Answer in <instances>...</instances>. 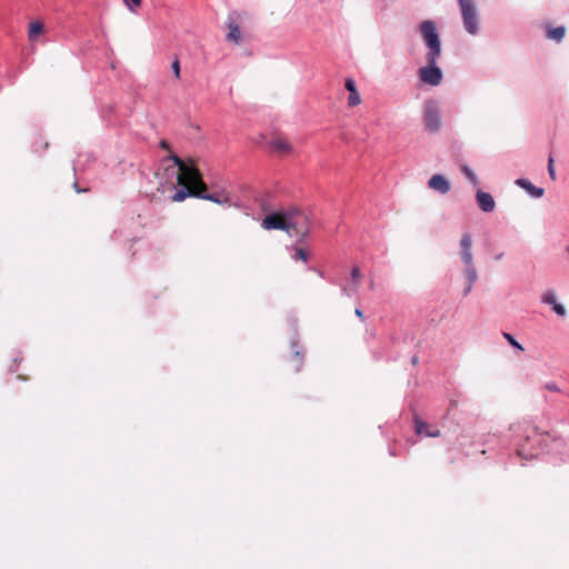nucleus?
<instances>
[{
  "instance_id": "obj_16",
  "label": "nucleus",
  "mask_w": 569,
  "mask_h": 569,
  "mask_svg": "<svg viewBox=\"0 0 569 569\" xmlns=\"http://www.w3.org/2000/svg\"><path fill=\"white\" fill-rule=\"evenodd\" d=\"M271 148L272 150L281 153H289L291 151L290 143L282 138H277L271 141Z\"/></svg>"
},
{
  "instance_id": "obj_30",
  "label": "nucleus",
  "mask_w": 569,
  "mask_h": 569,
  "mask_svg": "<svg viewBox=\"0 0 569 569\" xmlns=\"http://www.w3.org/2000/svg\"><path fill=\"white\" fill-rule=\"evenodd\" d=\"M350 273H351V277L355 278L356 277V268H352Z\"/></svg>"
},
{
  "instance_id": "obj_11",
  "label": "nucleus",
  "mask_w": 569,
  "mask_h": 569,
  "mask_svg": "<svg viewBox=\"0 0 569 569\" xmlns=\"http://www.w3.org/2000/svg\"><path fill=\"white\" fill-rule=\"evenodd\" d=\"M428 187L430 189L439 192L440 194H446L451 189L450 181L445 176H442L440 173L433 174L428 180Z\"/></svg>"
},
{
  "instance_id": "obj_26",
  "label": "nucleus",
  "mask_w": 569,
  "mask_h": 569,
  "mask_svg": "<svg viewBox=\"0 0 569 569\" xmlns=\"http://www.w3.org/2000/svg\"><path fill=\"white\" fill-rule=\"evenodd\" d=\"M543 388L551 392H560V388L556 382H547Z\"/></svg>"
},
{
  "instance_id": "obj_29",
  "label": "nucleus",
  "mask_w": 569,
  "mask_h": 569,
  "mask_svg": "<svg viewBox=\"0 0 569 569\" xmlns=\"http://www.w3.org/2000/svg\"><path fill=\"white\" fill-rule=\"evenodd\" d=\"M295 357L297 358V362H300L301 359H300V355L298 351L295 353Z\"/></svg>"
},
{
  "instance_id": "obj_9",
  "label": "nucleus",
  "mask_w": 569,
  "mask_h": 569,
  "mask_svg": "<svg viewBox=\"0 0 569 569\" xmlns=\"http://www.w3.org/2000/svg\"><path fill=\"white\" fill-rule=\"evenodd\" d=\"M512 429L515 431L516 430H523L526 432V437L523 439V443H521V442L518 443V449H517L518 455L520 457L526 458V459L536 457L538 455V452H536V451H528L527 450V443L531 440L532 437L537 436L536 430L530 428V426H528V425L522 426L521 423L512 426Z\"/></svg>"
},
{
  "instance_id": "obj_19",
  "label": "nucleus",
  "mask_w": 569,
  "mask_h": 569,
  "mask_svg": "<svg viewBox=\"0 0 569 569\" xmlns=\"http://www.w3.org/2000/svg\"><path fill=\"white\" fill-rule=\"evenodd\" d=\"M541 302L551 306V308L555 307L558 303L556 292L553 290L546 291L541 297Z\"/></svg>"
},
{
  "instance_id": "obj_2",
  "label": "nucleus",
  "mask_w": 569,
  "mask_h": 569,
  "mask_svg": "<svg viewBox=\"0 0 569 569\" xmlns=\"http://www.w3.org/2000/svg\"><path fill=\"white\" fill-rule=\"evenodd\" d=\"M172 160L174 167H178V183L184 189L178 190L173 196L172 200L176 202L183 201L187 197H193L191 193L193 190H198V179H200V172L197 168L187 166L182 159L176 154H170L166 158Z\"/></svg>"
},
{
  "instance_id": "obj_1",
  "label": "nucleus",
  "mask_w": 569,
  "mask_h": 569,
  "mask_svg": "<svg viewBox=\"0 0 569 569\" xmlns=\"http://www.w3.org/2000/svg\"><path fill=\"white\" fill-rule=\"evenodd\" d=\"M261 227L266 230H281L290 237L305 239L311 229V220L307 212L292 208L267 214Z\"/></svg>"
},
{
  "instance_id": "obj_10",
  "label": "nucleus",
  "mask_w": 569,
  "mask_h": 569,
  "mask_svg": "<svg viewBox=\"0 0 569 569\" xmlns=\"http://www.w3.org/2000/svg\"><path fill=\"white\" fill-rule=\"evenodd\" d=\"M415 430L418 436L437 438L440 436V430L438 428L431 427L428 422L421 420L418 416L413 418Z\"/></svg>"
},
{
  "instance_id": "obj_4",
  "label": "nucleus",
  "mask_w": 569,
  "mask_h": 569,
  "mask_svg": "<svg viewBox=\"0 0 569 569\" xmlns=\"http://www.w3.org/2000/svg\"><path fill=\"white\" fill-rule=\"evenodd\" d=\"M471 247H472L471 234L468 232L463 233L460 239V248H461L460 253H461V260L466 267L465 271H463L465 277L467 279V286L463 290L465 297L471 292L473 284L476 283V281L478 279V272L473 264V256H472Z\"/></svg>"
},
{
  "instance_id": "obj_28",
  "label": "nucleus",
  "mask_w": 569,
  "mask_h": 569,
  "mask_svg": "<svg viewBox=\"0 0 569 569\" xmlns=\"http://www.w3.org/2000/svg\"><path fill=\"white\" fill-rule=\"evenodd\" d=\"M134 7H140L142 0H130Z\"/></svg>"
},
{
  "instance_id": "obj_20",
  "label": "nucleus",
  "mask_w": 569,
  "mask_h": 569,
  "mask_svg": "<svg viewBox=\"0 0 569 569\" xmlns=\"http://www.w3.org/2000/svg\"><path fill=\"white\" fill-rule=\"evenodd\" d=\"M42 32H43V26L41 22L36 21V22L30 23L29 32H28L29 39H34Z\"/></svg>"
},
{
  "instance_id": "obj_7",
  "label": "nucleus",
  "mask_w": 569,
  "mask_h": 569,
  "mask_svg": "<svg viewBox=\"0 0 569 569\" xmlns=\"http://www.w3.org/2000/svg\"><path fill=\"white\" fill-rule=\"evenodd\" d=\"M427 64L418 70L419 80L428 86L437 87L443 79L441 69L437 66L439 59L425 58Z\"/></svg>"
},
{
  "instance_id": "obj_15",
  "label": "nucleus",
  "mask_w": 569,
  "mask_h": 569,
  "mask_svg": "<svg viewBox=\"0 0 569 569\" xmlns=\"http://www.w3.org/2000/svg\"><path fill=\"white\" fill-rule=\"evenodd\" d=\"M566 33V28L562 26L552 28L549 27L547 30V38L556 42H561Z\"/></svg>"
},
{
  "instance_id": "obj_18",
  "label": "nucleus",
  "mask_w": 569,
  "mask_h": 569,
  "mask_svg": "<svg viewBox=\"0 0 569 569\" xmlns=\"http://www.w3.org/2000/svg\"><path fill=\"white\" fill-rule=\"evenodd\" d=\"M346 89L350 92L348 100L349 106H356V82L351 78L346 80Z\"/></svg>"
},
{
  "instance_id": "obj_8",
  "label": "nucleus",
  "mask_w": 569,
  "mask_h": 569,
  "mask_svg": "<svg viewBox=\"0 0 569 569\" xmlns=\"http://www.w3.org/2000/svg\"><path fill=\"white\" fill-rule=\"evenodd\" d=\"M423 121L430 132H437L441 126L440 111L436 102L428 101L425 106Z\"/></svg>"
},
{
  "instance_id": "obj_31",
  "label": "nucleus",
  "mask_w": 569,
  "mask_h": 569,
  "mask_svg": "<svg viewBox=\"0 0 569 569\" xmlns=\"http://www.w3.org/2000/svg\"><path fill=\"white\" fill-rule=\"evenodd\" d=\"M502 257H503V253H500V254H497V256L495 257V259H496V260H500Z\"/></svg>"
},
{
  "instance_id": "obj_27",
  "label": "nucleus",
  "mask_w": 569,
  "mask_h": 569,
  "mask_svg": "<svg viewBox=\"0 0 569 569\" xmlns=\"http://www.w3.org/2000/svg\"><path fill=\"white\" fill-rule=\"evenodd\" d=\"M160 148L163 149V150H170V144L167 140H161L160 141Z\"/></svg>"
},
{
  "instance_id": "obj_33",
  "label": "nucleus",
  "mask_w": 569,
  "mask_h": 569,
  "mask_svg": "<svg viewBox=\"0 0 569 569\" xmlns=\"http://www.w3.org/2000/svg\"><path fill=\"white\" fill-rule=\"evenodd\" d=\"M412 362L416 363L417 362V357H413L412 358Z\"/></svg>"
},
{
  "instance_id": "obj_23",
  "label": "nucleus",
  "mask_w": 569,
  "mask_h": 569,
  "mask_svg": "<svg viewBox=\"0 0 569 569\" xmlns=\"http://www.w3.org/2000/svg\"><path fill=\"white\" fill-rule=\"evenodd\" d=\"M293 258L306 262L308 260V252L303 248H297Z\"/></svg>"
},
{
  "instance_id": "obj_24",
  "label": "nucleus",
  "mask_w": 569,
  "mask_h": 569,
  "mask_svg": "<svg viewBox=\"0 0 569 569\" xmlns=\"http://www.w3.org/2000/svg\"><path fill=\"white\" fill-rule=\"evenodd\" d=\"M171 68H172V71H173V74H174V78L177 80L180 79V62L178 59H174L171 63Z\"/></svg>"
},
{
  "instance_id": "obj_3",
  "label": "nucleus",
  "mask_w": 569,
  "mask_h": 569,
  "mask_svg": "<svg viewBox=\"0 0 569 569\" xmlns=\"http://www.w3.org/2000/svg\"><path fill=\"white\" fill-rule=\"evenodd\" d=\"M419 32L426 48L425 58L440 59L442 56V43L438 27L432 20H423L419 23Z\"/></svg>"
},
{
  "instance_id": "obj_6",
  "label": "nucleus",
  "mask_w": 569,
  "mask_h": 569,
  "mask_svg": "<svg viewBox=\"0 0 569 569\" xmlns=\"http://www.w3.org/2000/svg\"><path fill=\"white\" fill-rule=\"evenodd\" d=\"M193 197L212 201L214 203H218L220 206H230L231 199L229 192H227L224 189H218L212 192L208 191V186L203 182L202 178L198 179V190L191 192Z\"/></svg>"
},
{
  "instance_id": "obj_5",
  "label": "nucleus",
  "mask_w": 569,
  "mask_h": 569,
  "mask_svg": "<svg viewBox=\"0 0 569 569\" xmlns=\"http://www.w3.org/2000/svg\"><path fill=\"white\" fill-rule=\"evenodd\" d=\"M458 6L465 30L471 36L478 34L480 30L479 14L475 0H458Z\"/></svg>"
},
{
  "instance_id": "obj_12",
  "label": "nucleus",
  "mask_w": 569,
  "mask_h": 569,
  "mask_svg": "<svg viewBox=\"0 0 569 569\" xmlns=\"http://www.w3.org/2000/svg\"><path fill=\"white\" fill-rule=\"evenodd\" d=\"M476 201L480 210L486 213L492 212L496 208L493 197L489 192H485L480 189L476 192Z\"/></svg>"
},
{
  "instance_id": "obj_17",
  "label": "nucleus",
  "mask_w": 569,
  "mask_h": 569,
  "mask_svg": "<svg viewBox=\"0 0 569 569\" xmlns=\"http://www.w3.org/2000/svg\"><path fill=\"white\" fill-rule=\"evenodd\" d=\"M460 171L466 176V178L469 180V182L472 186L478 187L480 184V181H479L478 177L472 171V169L469 168L467 164H461L460 166Z\"/></svg>"
},
{
  "instance_id": "obj_21",
  "label": "nucleus",
  "mask_w": 569,
  "mask_h": 569,
  "mask_svg": "<svg viewBox=\"0 0 569 569\" xmlns=\"http://www.w3.org/2000/svg\"><path fill=\"white\" fill-rule=\"evenodd\" d=\"M502 336L513 348L519 351H523V347L513 338L512 335L503 332Z\"/></svg>"
},
{
  "instance_id": "obj_14",
  "label": "nucleus",
  "mask_w": 569,
  "mask_h": 569,
  "mask_svg": "<svg viewBox=\"0 0 569 569\" xmlns=\"http://www.w3.org/2000/svg\"><path fill=\"white\" fill-rule=\"evenodd\" d=\"M227 26L229 29V32L226 37L227 41L239 44L241 40V31L239 26L233 21H229Z\"/></svg>"
},
{
  "instance_id": "obj_13",
  "label": "nucleus",
  "mask_w": 569,
  "mask_h": 569,
  "mask_svg": "<svg viewBox=\"0 0 569 569\" xmlns=\"http://www.w3.org/2000/svg\"><path fill=\"white\" fill-rule=\"evenodd\" d=\"M516 184L526 190L533 198H541L545 193L542 188L533 186L528 179L525 178L517 179Z\"/></svg>"
},
{
  "instance_id": "obj_25",
  "label": "nucleus",
  "mask_w": 569,
  "mask_h": 569,
  "mask_svg": "<svg viewBox=\"0 0 569 569\" xmlns=\"http://www.w3.org/2000/svg\"><path fill=\"white\" fill-rule=\"evenodd\" d=\"M552 310L560 317L566 316V308L561 303H557L555 307H552Z\"/></svg>"
},
{
  "instance_id": "obj_22",
  "label": "nucleus",
  "mask_w": 569,
  "mask_h": 569,
  "mask_svg": "<svg viewBox=\"0 0 569 569\" xmlns=\"http://www.w3.org/2000/svg\"><path fill=\"white\" fill-rule=\"evenodd\" d=\"M553 158L550 156L549 159H548V173H549V177L551 178V180H556L557 179V174H556V170H555V164H553Z\"/></svg>"
},
{
  "instance_id": "obj_32",
  "label": "nucleus",
  "mask_w": 569,
  "mask_h": 569,
  "mask_svg": "<svg viewBox=\"0 0 569 569\" xmlns=\"http://www.w3.org/2000/svg\"><path fill=\"white\" fill-rule=\"evenodd\" d=\"M358 318L362 319V312L358 309Z\"/></svg>"
}]
</instances>
